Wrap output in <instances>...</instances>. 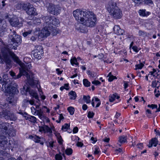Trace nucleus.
<instances>
[{"label":"nucleus","mask_w":160,"mask_h":160,"mask_svg":"<svg viewBox=\"0 0 160 160\" xmlns=\"http://www.w3.org/2000/svg\"><path fill=\"white\" fill-rule=\"evenodd\" d=\"M147 113L149 114H151V111L149 109H147L146 110V114H147Z\"/></svg>","instance_id":"774afa93"},{"label":"nucleus","mask_w":160,"mask_h":160,"mask_svg":"<svg viewBox=\"0 0 160 160\" xmlns=\"http://www.w3.org/2000/svg\"><path fill=\"white\" fill-rule=\"evenodd\" d=\"M39 131L40 132H44V126L40 127Z\"/></svg>","instance_id":"052dcab7"},{"label":"nucleus","mask_w":160,"mask_h":160,"mask_svg":"<svg viewBox=\"0 0 160 160\" xmlns=\"http://www.w3.org/2000/svg\"><path fill=\"white\" fill-rule=\"evenodd\" d=\"M83 145V143L81 142H78L77 143V145L78 147H82Z\"/></svg>","instance_id":"e2e57ef3"},{"label":"nucleus","mask_w":160,"mask_h":160,"mask_svg":"<svg viewBox=\"0 0 160 160\" xmlns=\"http://www.w3.org/2000/svg\"><path fill=\"white\" fill-rule=\"evenodd\" d=\"M90 97L89 96H86L85 95L83 96V99L87 103H90L91 102L90 100Z\"/></svg>","instance_id":"2f4dec72"},{"label":"nucleus","mask_w":160,"mask_h":160,"mask_svg":"<svg viewBox=\"0 0 160 160\" xmlns=\"http://www.w3.org/2000/svg\"><path fill=\"white\" fill-rule=\"evenodd\" d=\"M120 97L118 95L117 93H115L110 96L109 101L110 102H113L115 100L116 98L118 99Z\"/></svg>","instance_id":"412c9836"},{"label":"nucleus","mask_w":160,"mask_h":160,"mask_svg":"<svg viewBox=\"0 0 160 160\" xmlns=\"http://www.w3.org/2000/svg\"><path fill=\"white\" fill-rule=\"evenodd\" d=\"M63 139L61 136H60L58 138V142L60 145H62V144Z\"/></svg>","instance_id":"49530a36"},{"label":"nucleus","mask_w":160,"mask_h":160,"mask_svg":"<svg viewBox=\"0 0 160 160\" xmlns=\"http://www.w3.org/2000/svg\"><path fill=\"white\" fill-rule=\"evenodd\" d=\"M144 3L147 4H153V2L151 0H144Z\"/></svg>","instance_id":"de8ad7c7"},{"label":"nucleus","mask_w":160,"mask_h":160,"mask_svg":"<svg viewBox=\"0 0 160 160\" xmlns=\"http://www.w3.org/2000/svg\"><path fill=\"white\" fill-rule=\"evenodd\" d=\"M78 128L77 127H74L72 130V132L74 133H76L78 132Z\"/></svg>","instance_id":"3c124183"},{"label":"nucleus","mask_w":160,"mask_h":160,"mask_svg":"<svg viewBox=\"0 0 160 160\" xmlns=\"http://www.w3.org/2000/svg\"><path fill=\"white\" fill-rule=\"evenodd\" d=\"M28 92L32 98H34L35 99L39 101L38 95L36 91L32 89L30 87L24 86L21 90V92L22 94L27 95Z\"/></svg>","instance_id":"1a4fd4ad"},{"label":"nucleus","mask_w":160,"mask_h":160,"mask_svg":"<svg viewBox=\"0 0 160 160\" xmlns=\"http://www.w3.org/2000/svg\"><path fill=\"white\" fill-rule=\"evenodd\" d=\"M88 108V106L87 105L85 104H84L82 105V108L83 110H86Z\"/></svg>","instance_id":"13d9d810"},{"label":"nucleus","mask_w":160,"mask_h":160,"mask_svg":"<svg viewBox=\"0 0 160 160\" xmlns=\"http://www.w3.org/2000/svg\"><path fill=\"white\" fill-rule=\"evenodd\" d=\"M73 15L76 19L86 26L90 27L94 26L97 18L93 12L85 9H77L73 12Z\"/></svg>","instance_id":"f03ea898"},{"label":"nucleus","mask_w":160,"mask_h":160,"mask_svg":"<svg viewBox=\"0 0 160 160\" xmlns=\"http://www.w3.org/2000/svg\"><path fill=\"white\" fill-rule=\"evenodd\" d=\"M56 71L57 72V73L58 75L61 74L62 72V71H61L60 70V69L59 68H57L56 69Z\"/></svg>","instance_id":"bf43d9fd"},{"label":"nucleus","mask_w":160,"mask_h":160,"mask_svg":"<svg viewBox=\"0 0 160 160\" xmlns=\"http://www.w3.org/2000/svg\"><path fill=\"white\" fill-rule=\"evenodd\" d=\"M107 9L110 15L114 18L118 19L122 17V11L118 7L116 2H109L107 6Z\"/></svg>","instance_id":"20e7f679"},{"label":"nucleus","mask_w":160,"mask_h":160,"mask_svg":"<svg viewBox=\"0 0 160 160\" xmlns=\"http://www.w3.org/2000/svg\"><path fill=\"white\" fill-rule=\"evenodd\" d=\"M2 138L1 136L0 135V147H2V148L3 149V146H4V144L3 143H5V141H2V140H4L3 139H2Z\"/></svg>","instance_id":"79ce46f5"},{"label":"nucleus","mask_w":160,"mask_h":160,"mask_svg":"<svg viewBox=\"0 0 160 160\" xmlns=\"http://www.w3.org/2000/svg\"><path fill=\"white\" fill-rule=\"evenodd\" d=\"M154 92L155 93V96L156 97H158L160 95V93H157V91L156 89H155L154 91Z\"/></svg>","instance_id":"6e6d98bb"},{"label":"nucleus","mask_w":160,"mask_h":160,"mask_svg":"<svg viewBox=\"0 0 160 160\" xmlns=\"http://www.w3.org/2000/svg\"><path fill=\"white\" fill-rule=\"evenodd\" d=\"M117 78L116 76H110L108 78V81L111 82L114 79H117Z\"/></svg>","instance_id":"37998d69"},{"label":"nucleus","mask_w":160,"mask_h":160,"mask_svg":"<svg viewBox=\"0 0 160 160\" xmlns=\"http://www.w3.org/2000/svg\"><path fill=\"white\" fill-rule=\"evenodd\" d=\"M151 86L152 88H157V84L156 80L152 81Z\"/></svg>","instance_id":"c03bdc74"},{"label":"nucleus","mask_w":160,"mask_h":160,"mask_svg":"<svg viewBox=\"0 0 160 160\" xmlns=\"http://www.w3.org/2000/svg\"><path fill=\"white\" fill-rule=\"evenodd\" d=\"M54 30L49 29V28L48 26H44V27L41 31V33L39 34V37L46 38L50 35V32Z\"/></svg>","instance_id":"f8f14e48"},{"label":"nucleus","mask_w":160,"mask_h":160,"mask_svg":"<svg viewBox=\"0 0 160 160\" xmlns=\"http://www.w3.org/2000/svg\"><path fill=\"white\" fill-rule=\"evenodd\" d=\"M9 22L12 27L20 28L22 26V23L20 22L18 18H11Z\"/></svg>","instance_id":"4468645a"},{"label":"nucleus","mask_w":160,"mask_h":160,"mask_svg":"<svg viewBox=\"0 0 160 160\" xmlns=\"http://www.w3.org/2000/svg\"><path fill=\"white\" fill-rule=\"evenodd\" d=\"M55 158L56 160H62V157L61 155L57 154L55 155Z\"/></svg>","instance_id":"a18cd8bd"},{"label":"nucleus","mask_w":160,"mask_h":160,"mask_svg":"<svg viewBox=\"0 0 160 160\" xmlns=\"http://www.w3.org/2000/svg\"><path fill=\"white\" fill-rule=\"evenodd\" d=\"M83 82V85L85 87H88L90 86L91 83L87 79H84Z\"/></svg>","instance_id":"c85d7f7f"},{"label":"nucleus","mask_w":160,"mask_h":160,"mask_svg":"<svg viewBox=\"0 0 160 160\" xmlns=\"http://www.w3.org/2000/svg\"><path fill=\"white\" fill-rule=\"evenodd\" d=\"M32 68L31 64H27L24 65L22 66L21 69L20 70L23 75L28 77L29 75L28 73L29 72L30 70Z\"/></svg>","instance_id":"ddd939ff"},{"label":"nucleus","mask_w":160,"mask_h":160,"mask_svg":"<svg viewBox=\"0 0 160 160\" xmlns=\"http://www.w3.org/2000/svg\"><path fill=\"white\" fill-rule=\"evenodd\" d=\"M100 152L99 149L98 147H96L95 148V151H94V154H98Z\"/></svg>","instance_id":"8fccbe9b"},{"label":"nucleus","mask_w":160,"mask_h":160,"mask_svg":"<svg viewBox=\"0 0 160 160\" xmlns=\"http://www.w3.org/2000/svg\"><path fill=\"white\" fill-rule=\"evenodd\" d=\"M65 153L67 155H71L72 153V150L71 148H67L65 150Z\"/></svg>","instance_id":"f704fd0d"},{"label":"nucleus","mask_w":160,"mask_h":160,"mask_svg":"<svg viewBox=\"0 0 160 160\" xmlns=\"http://www.w3.org/2000/svg\"><path fill=\"white\" fill-rule=\"evenodd\" d=\"M132 49L133 50L136 52H138L140 50V48H139L138 47L136 46H134L132 48Z\"/></svg>","instance_id":"a19ab883"},{"label":"nucleus","mask_w":160,"mask_h":160,"mask_svg":"<svg viewBox=\"0 0 160 160\" xmlns=\"http://www.w3.org/2000/svg\"><path fill=\"white\" fill-rule=\"evenodd\" d=\"M70 125L68 123H65L62 126V130L63 131H66L69 129Z\"/></svg>","instance_id":"cd10ccee"},{"label":"nucleus","mask_w":160,"mask_h":160,"mask_svg":"<svg viewBox=\"0 0 160 160\" xmlns=\"http://www.w3.org/2000/svg\"><path fill=\"white\" fill-rule=\"evenodd\" d=\"M103 140L105 142H108L110 140V138H106L105 139H103Z\"/></svg>","instance_id":"338daca9"},{"label":"nucleus","mask_w":160,"mask_h":160,"mask_svg":"<svg viewBox=\"0 0 160 160\" xmlns=\"http://www.w3.org/2000/svg\"><path fill=\"white\" fill-rule=\"evenodd\" d=\"M28 113H27L26 112H23V114L22 116L25 118L26 119L27 118V117H28Z\"/></svg>","instance_id":"69168bd1"},{"label":"nucleus","mask_w":160,"mask_h":160,"mask_svg":"<svg viewBox=\"0 0 160 160\" xmlns=\"http://www.w3.org/2000/svg\"><path fill=\"white\" fill-rule=\"evenodd\" d=\"M126 136L123 135L120 137L119 138L118 141L120 143H122L125 142L127 141Z\"/></svg>","instance_id":"b1692460"},{"label":"nucleus","mask_w":160,"mask_h":160,"mask_svg":"<svg viewBox=\"0 0 160 160\" xmlns=\"http://www.w3.org/2000/svg\"><path fill=\"white\" fill-rule=\"evenodd\" d=\"M92 83L96 85H100L101 83V82L98 80L94 81L92 82Z\"/></svg>","instance_id":"09e8293b"},{"label":"nucleus","mask_w":160,"mask_h":160,"mask_svg":"<svg viewBox=\"0 0 160 160\" xmlns=\"http://www.w3.org/2000/svg\"><path fill=\"white\" fill-rule=\"evenodd\" d=\"M26 120H28L31 122L35 123L36 122L37 119L35 117L29 115H28L27 118H26Z\"/></svg>","instance_id":"393cba45"},{"label":"nucleus","mask_w":160,"mask_h":160,"mask_svg":"<svg viewBox=\"0 0 160 160\" xmlns=\"http://www.w3.org/2000/svg\"><path fill=\"white\" fill-rule=\"evenodd\" d=\"M32 111L33 112V109L35 111L34 113L33 114L35 115H38L39 118L40 119H42L44 117V116L43 115V112L41 108H40L39 109H36L34 107H32L31 108Z\"/></svg>","instance_id":"dca6fc26"},{"label":"nucleus","mask_w":160,"mask_h":160,"mask_svg":"<svg viewBox=\"0 0 160 160\" xmlns=\"http://www.w3.org/2000/svg\"><path fill=\"white\" fill-rule=\"evenodd\" d=\"M20 8L25 10L28 14L31 16H35L37 15L36 9L29 3H21L18 4Z\"/></svg>","instance_id":"423d86ee"},{"label":"nucleus","mask_w":160,"mask_h":160,"mask_svg":"<svg viewBox=\"0 0 160 160\" xmlns=\"http://www.w3.org/2000/svg\"><path fill=\"white\" fill-rule=\"evenodd\" d=\"M9 38L11 42L8 45H5L1 49V52L2 53V59L6 63V65L10 66L11 64V57L15 62H19V60L18 58L13 52L10 49H14L16 50L17 47L22 42V39L20 36L16 34L15 31L13 30L9 35Z\"/></svg>","instance_id":"f257e3e1"},{"label":"nucleus","mask_w":160,"mask_h":160,"mask_svg":"<svg viewBox=\"0 0 160 160\" xmlns=\"http://www.w3.org/2000/svg\"><path fill=\"white\" fill-rule=\"evenodd\" d=\"M87 74L90 76V77L94 78L96 76V74L94 72H92L90 70H88L87 71Z\"/></svg>","instance_id":"473e14b6"},{"label":"nucleus","mask_w":160,"mask_h":160,"mask_svg":"<svg viewBox=\"0 0 160 160\" xmlns=\"http://www.w3.org/2000/svg\"><path fill=\"white\" fill-rule=\"evenodd\" d=\"M124 88L125 89H126L128 87V82H126V81H124Z\"/></svg>","instance_id":"0e129e2a"},{"label":"nucleus","mask_w":160,"mask_h":160,"mask_svg":"<svg viewBox=\"0 0 160 160\" xmlns=\"http://www.w3.org/2000/svg\"><path fill=\"white\" fill-rule=\"evenodd\" d=\"M10 75L12 77V78L14 79H18L20 78L22 75H23L22 74V73L20 70V72L17 75H16L15 73L12 71H10L9 72Z\"/></svg>","instance_id":"a211bd4d"},{"label":"nucleus","mask_w":160,"mask_h":160,"mask_svg":"<svg viewBox=\"0 0 160 160\" xmlns=\"http://www.w3.org/2000/svg\"><path fill=\"white\" fill-rule=\"evenodd\" d=\"M138 13L140 16L142 17L147 16L151 14L150 12L146 11L145 9H140Z\"/></svg>","instance_id":"aec40b11"},{"label":"nucleus","mask_w":160,"mask_h":160,"mask_svg":"<svg viewBox=\"0 0 160 160\" xmlns=\"http://www.w3.org/2000/svg\"><path fill=\"white\" fill-rule=\"evenodd\" d=\"M29 138L32 139L35 142H40V138L38 136L36 135L32 136L31 135L29 136Z\"/></svg>","instance_id":"4be33fe9"},{"label":"nucleus","mask_w":160,"mask_h":160,"mask_svg":"<svg viewBox=\"0 0 160 160\" xmlns=\"http://www.w3.org/2000/svg\"><path fill=\"white\" fill-rule=\"evenodd\" d=\"M53 141H51L49 142V145L51 148H53Z\"/></svg>","instance_id":"680f3d73"},{"label":"nucleus","mask_w":160,"mask_h":160,"mask_svg":"<svg viewBox=\"0 0 160 160\" xmlns=\"http://www.w3.org/2000/svg\"><path fill=\"white\" fill-rule=\"evenodd\" d=\"M8 160H22L21 158L19 157L18 158L17 160H16L15 158H8Z\"/></svg>","instance_id":"5fc2aeb1"},{"label":"nucleus","mask_w":160,"mask_h":160,"mask_svg":"<svg viewBox=\"0 0 160 160\" xmlns=\"http://www.w3.org/2000/svg\"><path fill=\"white\" fill-rule=\"evenodd\" d=\"M44 132H49L50 134L52 133V131L51 129L48 126L44 125Z\"/></svg>","instance_id":"7c9ffc66"},{"label":"nucleus","mask_w":160,"mask_h":160,"mask_svg":"<svg viewBox=\"0 0 160 160\" xmlns=\"http://www.w3.org/2000/svg\"><path fill=\"white\" fill-rule=\"evenodd\" d=\"M104 57V56L102 53H100L97 55V57L99 59H102Z\"/></svg>","instance_id":"864d4df0"},{"label":"nucleus","mask_w":160,"mask_h":160,"mask_svg":"<svg viewBox=\"0 0 160 160\" xmlns=\"http://www.w3.org/2000/svg\"><path fill=\"white\" fill-rule=\"evenodd\" d=\"M9 123L8 122H3L0 124V135L1 136L2 140L5 141L3 146V149H6V148L9 149L12 147L11 142L12 141H9L8 143V139L7 137H14L16 135V131L15 130L9 129L8 130V128L9 126Z\"/></svg>","instance_id":"7ed1b4c3"},{"label":"nucleus","mask_w":160,"mask_h":160,"mask_svg":"<svg viewBox=\"0 0 160 160\" xmlns=\"http://www.w3.org/2000/svg\"><path fill=\"white\" fill-rule=\"evenodd\" d=\"M18 85L14 82H12V84L9 85L8 87L4 88H2L3 90L5 92H7L9 94H15L18 93Z\"/></svg>","instance_id":"6e6552de"},{"label":"nucleus","mask_w":160,"mask_h":160,"mask_svg":"<svg viewBox=\"0 0 160 160\" xmlns=\"http://www.w3.org/2000/svg\"><path fill=\"white\" fill-rule=\"evenodd\" d=\"M32 30H29L27 31H25L23 32L22 34L24 37L29 36L31 34Z\"/></svg>","instance_id":"c756f323"},{"label":"nucleus","mask_w":160,"mask_h":160,"mask_svg":"<svg viewBox=\"0 0 160 160\" xmlns=\"http://www.w3.org/2000/svg\"><path fill=\"white\" fill-rule=\"evenodd\" d=\"M38 91L40 92V94L41 95V97L42 99L43 100H44L45 99L46 97L45 96L42 95L43 94V92L41 90V89H38Z\"/></svg>","instance_id":"ea45409f"},{"label":"nucleus","mask_w":160,"mask_h":160,"mask_svg":"<svg viewBox=\"0 0 160 160\" xmlns=\"http://www.w3.org/2000/svg\"><path fill=\"white\" fill-rule=\"evenodd\" d=\"M78 60L75 57L71 58L70 60V62L72 65H73L74 64L78 65L79 63L77 62Z\"/></svg>","instance_id":"bb28decb"},{"label":"nucleus","mask_w":160,"mask_h":160,"mask_svg":"<svg viewBox=\"0 0 160 160\" xmlns=\"http://www.w3.org/2000/svg\"><path fill=\"white\" fill-rule=\"evenodd\" d=\"M139 36H147V33L146 32L142 30H139L138 32Z\"/></svg>","instance_id":"c9c22d12"},{"label":"nucleus","mask_w":160,"mask_h":160,"mask_svg":"<svg viewBox=\"0 0 160 160\" xmlns=\"http://www.w3.org/2000/svg\"><path fill=\"white\" fill-rule=\"evenodd\" d=\"M68 94L70 96V99L71 100H75L77 96L76 93L72 91H71Z\"/></svg>","instance_id":"5701e85b"},{"label":"nucleus","mask_w":160,"mask_h":160,"mask_svg":"<svg viewBox=\"0 0 160 160\" xmlns=\"http://www.w3.org/2000/svg\"><path fill=\"white\" fill-rule=\"evenodd\" d=\"M158 139L156 138H153L150 141L148 145V147L151 148L153 145L154 147H156L158 143Z\"/></svg>","instance_id":"6ab92c4d"},{"label":"nucleus","mask_w":160,"mask_h":160,"mask_svg":"<svg viewBox=\"0 0 160 160\" xmlns=\"http://www.w3.org/2000/svg\"><path fill=\"white\" fill-rule=\"evenodd\" d=\"M137 146L138 148L142 149V143H140L137 144Z\"/></svg>","instance_id":"4d7b16f0"},{"label":"nucleus","mask_w":160,"mask_h":160,"mask_svg":"<svg viewBox=\"0 0 160 160\" xmlns=\"http://www.w3.org/2000/svg\"><path fill=\"white\" fill-rule=\"evenodd\" d=\"M113 30L114 33L117 35H122L124 32V30L121 29L118 25H115Z\"/></svg>","instance_id":"f3484780"},{"label":"nucleus","mask_w":160,"mask_h":160,"mask_svg":"<svg viewBox=\"0 0 160 160\" xmlns=\"http://www.w3.org/2000/svg\"><path fill=\"white\" fill-rule=\"evenodd\" d=\"M0 117L12 121H15L17 119V116L12 112L5 109H3L1 112H0Z\"/></svg>","instance_id":"0eeeda50"},{"label":"nucleus","mask_w":160,"mask_h":160,"mask_svg":"<svg viewBox=\"0 0 160 160\" xmlns=\"http://www.w3.org/2000/svg\"><path fill=\"white\" fill-rule=\"evenodd\" d=\"M43 50L42 47L41 46H38L36 49L32 51V54L34 58L39 59L41 58V56L43 54Z\"/></svg>","instance_id":"9b49d317"},{"label":"nucleus","mask_w":160,"mask_h":160,"mask_svg":"<svg viewBox=\"0 0 160 160\" xmlns=\"http://www.w3.org/2000/svg\"><path fill=\"white\" fill-rule=\"evenodd\" d=\"M2 78L3 82H2V88H6V87H8V85H10V84H12V82L8 79V75L7 74L3 75Z\"/></svg>","instance_id":"2eb2a0df"},{"label":"nucleus","mask_w":160,"mask_h":160,"mask_svg":"<svg viewBox=\"0 0 160 160\" xmlns=\"http://www.w3.org/2000/svg\"><path fill=\"white\" fill-rule=\"evenodd\" d=\"M47 10L51 14L54 15L59 14L60 11V7L58 5L49 3L48 6Z\"/></svg>","instance_id":"9d476101"},{"label":"nucleus","mask_w":160,"mask_h":160,"mask_svg":"<svg viewBox=\"0 0 160 160\" xmlns=\"http://www.w3.org/2000/svg\"><path fill=\"white\" fill-rule=\"evenodd\" d=\"M94 113L92 112L89 111L88 114V117L89 118H92L93 117Z\"/></svg>","instance_id":"58836bf2"},{"label":"nucleus","mask_w":160,"mask_h":160,"mask_svg":"<svg viewBox=\"0 0 160 160\" xmlns=\"http://www.w3.org/2000/svg\"><path fill=\"white\" fill-rule=\"evenodd\" d=\"M68 110L71 115L73 114L74 112V109L73 107H69L68 108Z\"/></svg>","instance_id":"72a5a7b5"},{"label":"nucleus","mask_w":160,"mask_h":160,"mask_svg":"<svg viewBox=\"0 0 160 160\" xmlns=\"http://www.w3.org/2000/svg\"><path fill=\"white\" fill-rule=\"evenodd\" d=\"M39 34V32H35L34 36H32L30 38V40L32 41H34L36 40L38 38H40V37H39V35H38Z\"/></svg>","instance_id":"a878e982"},{"label":"nucleus","mask_w":160,"mask_h":160,"mask_svg":"<svg viewBox=\"0 0 160 160\" xmlns=\"http://www.w3.org/2000/svg\"><path fill=\"white\" fill-rule=\"evenodd\" d=\"M144 65L142 63H141L139 64H137L136 65L135 67H136V69H141L143 67Z\"/></svg>","instance_id":"e433bc0d"},{"label":"nucleus","mask_w":160,"mask_h":160,"mask_svg":"<svg viewBox=\"0 0 160 160\" xmlns=\"http://www.w3.org/2000/svg\"><path fill=\"white\" fill-rule=\"evenodd\" d=\"M148 107L151 108L152 109L154 108H157L158 106L156 104H152L151 105L148 104Z\"/></svg>","instance_id":"4c0bfd02"},{"label":"nucleus","mask_w":160,"mask_h":160,"mask_svg":"<svg viewBox=\"0 0 160 160\" xmlns=\"http://www.w3.org/2000/svg\"><path fill=\"white\" fill-rule=\"evenodd\" d=\"M43 19L44 22V26L48 27L49 29L55 30V28L53 26H56L60 23L59 19L52 16H46L43 17Z\"/></svg>","instance_id":"39448f33"},{"label":"nucleus","mask_w":160,"mask_h":160,"mask_svg":"<svg viewBox=\"0 0 160 160\" xmlns=\"http://www.w3.org/2000/svg\"><path fill=\"white\" fill-rule=\"evenodd\" d=\"M26 101V102H29L32 105L34 104V99H32L30 100H25Z\"/></svg>","instance_id":"603ef678"}]
</instances>
